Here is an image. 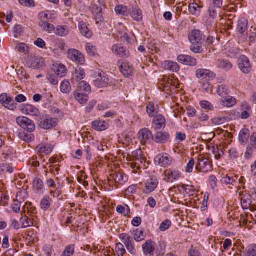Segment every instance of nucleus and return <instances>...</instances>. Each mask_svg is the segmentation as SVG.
Returning a JSON list of instances; mask_svg holds the SVG:
<instances>
[{
    "instance_id": "1a4fd4ad",
    "label": "nucleus",
    "mask_w": 256,
    "mask_h": 256,
    "mask_svg": "<svg viewBox=\"0 0 256 256\" xmlns=\"http://www.w3.org/2000/svg\"><path fill=\"white\" fill-rule=\"evenodd\" d=\"M118 65L121 72L124 76L128 77L132 74L133 68L128 62L124 60H118Z\"/></svg>"
},
{
    "instance_id": "dca6fc26",
    "label": "nucleus",
    "mask_w": 256,
    "mask_h": 256,
    "mask_svg": "<svg viewBox=\"0 0 256 256\" xmlns=\"http://www.w3.org/2000/svg\"><path fill=\"white\" fill-rule=\"evenodd\" d=\"M112 52L122 58H127L129 56V51L120 44H114L112 48Z\"/></svg>"
},
{
    "instance_id": "bb28decb",
    "label": "nucleus",
    "mask_w": 256,
    "mask_h": 256,
    "mask_svg": "<svg viewBox=\"0 0 256 256\" xmlns=\"http://www.w3.org/2000/svg\"><path fill=\"white\" fill-rule=\"evenodd\" d=\"M22 228H26L33 226V220L25 214V212H22V217L20 219Z\"/></svg>"
},
{
    "instance_id": "5fc2aeb1",
    "label": "nucleus",
    "mask_w": 256,
    "mask_h": 256,
    "mask_svg": "<svg viewBox=\"0 0 256 256\" xmlns=\"http://www.w3.org/2000/svg\"><path fill=\"white\" fill-rule=\"evenodd\" d=\"M134 239L138 242H140L144 240L145 238L144 232L142 230H137L134 232Z\"/></svg>"
},
{
    "instance_id": "c85d7f7f",
    "label": "nucleus",
    "mask_w": 256,
    "mask_h": 256,
    "mask_svg": "<svg viewBox=\"0 0 256 256\" xmlns=\"http://www.w3.org/2000/svg\"><path fill=\"white\" fill-rule=\"evenodd\" d=\"M78 28L81 34L87 38H90L92 36V32L90 30L85 22L82 21L78 23Z\"/></svg>"
},
{
    "instance_id": "69168bd1",
    "label": "nucleus",
    "mask_w": 256,
    "mask_h": 256,
    "mask_svg": "<svg viewBox=\"0 0 256 256\" xmlns=\"http://www.w3.org/2000/svg\"><path fill=\"white\" fill-rule=\"evenodd\" d=\"M16 49L21 53L26 54L28 52L29 48L26 44L20 43L16 46Z\"/></svg>"
},
{
    "instance_id": "680f3d73",
    "label": "nucleus",
    "mask_w": 256,
    "mask_h": 256,
    "mask_svg": "<svg viewBox=\"0 0 256 256\" xmlns=\"http://www.w3.org/2000/svg\"><path fill=\"white\" fill-rule=\"evenodd\" d=\"M200 82L201 84L200 86V90H201L207 92H208L209 91H211L210 88V84L208 81L207 80H204L202 82Z\"/></svg>"
},
{
    "instance_id": "7c9ffc66",
    "label": "nucleus",
    "mask_w": 256,
    "mask_h": 256,
    "mask_svg": "<svg viewBox=\"0 0 256 256\" xmlns=\"http://www.w3.org/2000/svg\"><path fill=\"white\" fill-rule=\"evenodd\" d=\"M130 10L126 6L118 5L116 7L115 12L117 14L128 16L130 14Z\"/></svg>"
},
{
    "instance_id": "6e6d98bb",
    "label": "nucleus",
    "mask_w": 256,
    "mask_h": 256,
    "mask_svg": "<svg viewBox=\"0 0 256 256\" xmlns=\"http://www.w3.org/2000/svg\"><path fill=\"white\" fill-rule=\"evenodd\" d=\"M115 250L118 256H124L126 254V250L124 245L120 242L116 244Z\"/></svg>"
},
{
    "instance_id": "f3484780",
    "label": "nucleus",
    "mask_w": 256,
    "mask_h": 256,
    "mask_svg": "<svg viewBox=\"0 0 256 256\" xmlns=\"http://www.w3.org/2000/svg\"><path fill=\"white\" fill-rule=\"evenodd\" d=\"M109 78L104 72H100L98 78L94 80V84L98 88H103L108 85Z\"/></svg>"
},
{
    "instance_id": "4468645a",
    "label": "nucleus",
    "mask_w": 256,
    "mask_h": 256,
    "mask_svg": "<svg viewBox=\"0 0 256 256\" xmlns=\"http://www.w3.org/2000/svg\"><path fill=\"white\" fill-rule=\"evenodd\" d=\"M44 59L41 57L35 56L29 60L27 62L28 67L33 68H42L44 65Z\"/></svg>"
},
{
    "instance_id": "c756f323",
    "label": "nucleus",
    "mask_w": 256,
    "mask_h": 256,
    "mask_svg": "<svg viewBox=\"0 0 256 256\" xmlns=\"http://www.w3.org/2000/svg\"><path fill=\"white\" fill-rule=\"evenodd\" d=\"M132 160L138 161L141 164L146 162V158L142 156V152L140 150H136L132 153Z\"/></svg>"
},
{
    "instance_id": "de8ad7c7",
    "label": "nucleus",
    "mask_w": 256,
    "mask_h": 256,
    "mask_svg": "<svg viewBox=\"0 0 256 256\" xmlns=\"http://www.w3.org/2000/svg\"><path fill=\"white\" fill-rule=\"evenodd\" d=\"M14 170V168L8 164L4 163L0 164V175L6 172L12 174Z\"/></svg>"
},
{
    "instance_id": "20e7f679",
    "label": "nucleus",
    "mask_w": 256,
    "mask_h": 256,
    "mask_svg": "<svg viewBox=\"0 0 256 256\" xmlns=\"http://www.w3.org/2000/svg\"><path fill=\"white\" fill-rule=\"evenodd\" d=\"M18 124L29 132L35 130V124L30 119L25 116H20L16 118Z\"/></svg>"
},
{
    "instance_id": "13d9d810",
    "label": "nucleus",
    "mask_w": 256,
    "mask_h": 256,
    "mask_svg": "<svg viewBox=\"0 0 256 256\" xmlns=\"http://www.w3.org/2000/svg\"><path fill=\"white\" fill-rule=\"evenodd\" d=\"M228 120V117L215 118L212 120V124L216 126L222 124Z\"/></svg>"
},
{
    "instance_id": "473e14b6",
    "label": "nucleus",
    "mask_w": 256,
    "mask_h": 256,
    "mask_svg": "<svg viewBox=\"0 0 256 256\" xmlns=\"http://www.w3.org/2000/svg\"><path fill=\"white\" fill-rule=\"evenodd\" d=\"M38 153L40 155L48 154L52 150V148L50 145L38 144L37 146Z\"/></svg>"
},
{
    "instance_id": "6ab92c4d",
    "label": "nucleus",
    "mask_w": 256,
    "mask_h": 256,
    "mask_svg": "<svg viewBox=\"0 0 256 256\" xmlns=\"http://www.w3.org/2000/svg\"><path fill=\"white\" fill-rule=\"evenodd\" d=\"M196 76L198 78L206 79L214 78L216 74L206 69L200 68L196 72Z\"/></svg>"
},
{
    "instance_id": "4d7b16f0",
    "label": "nucleus",
    "mask_w": 256,
    "mask_h": 256,
    "mask_svg": "<svg viewBox=\"0 0 256 256\" xmlns=\"http://www.w3.org/2000/svg\"><path fill=\"white\" fill-rule=\"evenodd\" d=\"M116 211L126 216L130 213V208L127 205L124 206L118 205L116 208Z\"/></svg>"
},
{
    "instance_id": "9b49d317",
    "label": "nucleus",
    "mask_w": 256,
    "mask_h": 256,
    "mask_svg": "<svg viewBox=\"0 0 256 256\" xmlns=\"http://www.w3.org/2000/svg\"><path fill=\"white\" fill-rule=\"evenodd\" d=\"M144 254L146 256H153L156 250V244L150 240H146L142 246Z\"/></svg>"
},
{
    "instance_id": "412c9836",
    "label": "nucleus",
    "mask_w": 256,
    "mask_h": 256,
    "mask_svg": "<svg viewBox=\"0 0 256 256\" xmlns=\"http://www.w3.org/2000/svg\"><path fill=\"white\" fill-rule=\"evenodd\" d=\"M111 176L116 183L120 185L124 184L128 180L127 176L122 172H115Z\"/></svg>"
},
{
    "instance_id": "052dcab7",
    "label": "nucleus",
    "mask_w": 256,
    "mask_h": 256,
    "mask_svg": "<svg viewBox=\"0 0 256 256\" xmlns=\"http://www.w3.org/2000/svg\"><path fill=\"white\" fill-rule=\"evenodd\" d=\"M221 182L222 184H226L234 185V184L236 182V180L233 177L225 176L222 177Z\"/></svg>"
},
{
    "instance_id": "603ef678",
    "label": "nucleus",
    "mask_w": 256,
    "mask_h": 256,
    "mask_svg": "<svg viewBox=\"0 0 256 256\" xmlns=\"http://www.w3.org/2000/svg\"><path fill=\"white\" fill-rule=\"evenodd\" d=\"M244 256H256V244H251L248 246Z\"/></svg>"
},
{
    "instance_id": "8fccbe9b",
    "label": "nucleus",
    "mask_w": 256,
    "mask_h": 256,
    "mask_svg": "<svg viewBox=\"0 0 256 256\" xmlns=\"http://www.w3.org/2000/svg\"><path fill=\"white\" fill-rule=\"evenodd\" d=\"M60 89L61 92L64 94H68L71 90V86L68 81L64 80L60 84Z\"/></svg>"
},
{
    "instance_id": "f257e3e1",
    "label": "nucleus",
    "mask_w": 256,
    "mask_h": 256,
    "mask_svg": "<svg viewBox=\"0 0 256 256\" xmlns=\"http://www.w3.org/2000/svg\"><path fill=\"white\" fill-rule=\"evenodd\" d=\"M39 126L44 130H51L58 125V120L49 115H42L38 119Z\"/></svg>"
},
{
    "instance_id": "393cba45",
    "label": "nucleus",
    "mask_w": 256,
    "mask_h": 256,
    "mask_svg": "<svg viewBox=\"0 0 256 256\" xmlns=\"http://www.w3.org/2000/svg\"><path fill=\"white\" fill-rule=\"evenodd\" d=\"M166 178L164 180L167 182H172L180 177V172L175 170H168L165 172Z\"/></svg>"
},
{
    "instance_id": "cd10ccee",
    "label": "nucleus",
    "mask_w": 256,
    "mask_h": 256,
    "mask_svg": "<svg viewBox=\"0 0 256 256\" xmlns=\"http://www.w3.org/2000/svg\"><path fill=\"white\" fill-rule=\"evenodd\" d=\"M130 15L136 21L140 22L142 20V11L136 6L130 8Z\"/></svg>"
},
{
    "instance_id": "49530a36",
    "label": "nucleus",
    "mask_w": 256,
    "mask_h": 256,
    "mask_svg": "<svg viewBox=\"0 0 256 256\" xmlns=\"http://www.w3.org/2000/svg\"><path fill=\"white\" fill-rule=\"evenodd\" d=\"M166 245L164 242H159L158 246L156 248V253L158 256H162L166 252Z\"/></svg>"
},
{
    "instance_id": "f03ea898",
    "label": "nucleus",
    "mask_w": 256,
    "mask_h": 256,
    "mask_svg": "<svg viewBox=\"0 0 256 256\" xmlns=\"http://www.w3.org/2000/svg\"><path fill=\"white\" fill-rule=\"evenodd\" d=\"M196 170L198 172L206 173L212 170V164L208 158L200 156L198 158Z\"/></svg>"
},
{
    "instance_id": "423d86ee",
    "label": "nucleus",
    "mask_w": 256,
    "mask_h": 256,
    "mask_svg": "<svg viewBox=\"0 0 256 256\" xmlns=\"http://www.w3.org/2000/svg\"><path fill=\"white\" fill-rule=\"evenodd\" d=\"M0 102L4 106L11 110H14L18 105L6 94H2L0 96Z\"/></svg>"
},
{
    "instance_id": "338daca9",
    "label": "nucleus",
    "mask_w": 256,
    "mask_h": 256,
    "mask_svg": "<svg viewBox=\"0 0 256 256\" xmlns=\"http://www.w3.org/2000/svg\"><path fill=\"white\" fill-rule=\"evenodd\" d=\"M171 222L169 220H164L160 225L159 229L162 232H164L169 228L171 226Z\"/></svg>"
},
{
    "instance_id": "0e129e2a",
    "label": "nucleus",
    "mask_w": 256,
    "mask_h": 256,
    "mask_svg": "<svg viewBox=\"0 0 256 256\" xmlns=\"http://www.w3.org/2000/svg\"><path fill=\"white\" fill-rule=\"evenodd\" d=\"M20 5L28 8H33L35 6L34 0H18Z\"/></svg>"
},
{
    "instance_id": "9d476101",
    "label": "nucleus",
    "mask_w": 256,
    "mask_h": 256,
    "mask_svg": "<svg viewBox=\"0 0 256 256\" xmlns=\"http://www.w3.org/2000/svg\"><path fill=\"white\" fill-rule=\"evenodd\" d=\"M138 137L142 144H145L150 140H153V135L152 132L146 128L139 131Z\"/></svg>"
},
{
    "instance_id": "774afa93",
    "label": "nucleus",
    "mask_w": 256,
    "mask_h": 256,
    "mask_svg": "<svg viewBox=\"0 0 256 256\" xmlns=\"http://www.w3.org/2000/svg\"><path fill=\"white\" fill-rule=\"evenodd\" d=\"M200 106L205 110H212L214 109V106L210 102L206 100L201 101Z\"/></svg>"
},
{
    "instance_id": "bf43d9fd",
    "label": "nucleus",
    "mask_w": 256,
    "mask_h": 256,
    "mask_svg": "<svg viewBox=\"0 0 256 256\" xmlns=\"http://www.w3.org/2000/svg\"><path fill=\"white\" fill-rule=\"evenodd\" d=\"M74 252V246L71 244L66 247L62 256H72Z\"/></svg>"
},
{
    "instance_id": "f8f14e48",
    "label": "nucleus",
    "mask_w": 256,
    "mask_h": 256,
    "mask_svg": "<svg viewBox=\"0 0 256 256\" xmlns=\"http://www.w3.org/2000/svg\"><path fill=\"white\" fill-rule=\"evenodd\" d=\"M238 66L244 74H248L251 70V66L249 59L242 55L238 59Z\"/></svg>"
},
{
    "instance_id": "37998d69",
    "label": "nucleus",
    "mask_w": 256,
    "mask_h": 256,
    "mask_svg": "<svg viewBox=\"0 0 256 256\" xmlns=\"http://www.w3.org/2000/svg\"><path fill=\"white\" fill-rule=\"evenodd\" d=\"M202 6L196 3H191L188 6V10L193 15H198L200 14Z\"/></svg>"
},
{
    "instance_id": "58836bf2",
    "label": "nucleus",
    "mask_w": 256,
    "mask_h": 256,
    "mask_svg": "<svg viewBox=\"0 0 256 256\" xmlns=\"http://www.w3.org/2000/svg\"><path fill=\"white\" fill-rule=\"evenodd\" d=\"M229 89L227 86L224 84L218 85L216 92L218 96L222 98H224L229 94Z\"/></svg>"
},
{
    "instance_id": "39448f33",
    "label": "nucleus",
    "mask_w": 256,
    "mask_h": 256,
    "mask_svg": "<svg viewBox=\"0 0 256 256\" xmlns=\"http://www.w3.org/2000/svg\"><path fill=\"white\" fill-rule=\"evenodd\" d=\"M120 238L124 243L128 252L132 255H135L136 250L132 237L130 235L124 233L120 234Z\"/></svg>"
},
{
    "instance_id": "a18cd8bd",
    "label": "nucleus",
    "mask_w": 256,
    "mask_h": 256,
    "mask_svg": "<svg viewBox=\"0 0 256 256\" xmlns=\"http://www.w3.org/2000/svg\"><path fill=\"white\" fill-rule=\"evenodd\" d=\"M146 112L150 118H152L158 113V110L156 108L154 103L149 102L146 106Z\"/></svg>"
},
{
    "instance_id": "b1692460",
    "label": "nucleus",
    "mask_w": 256,
    "mask_h": 256,
    "mask_svg": "<svg viewBox=\"0 0 256 256\" xmlns=\"http://www.w3.org/2000/svg\"><path fill=\"white\" fill-rule=\"evenodd\" d=\"M169 138L170 135L166 132H157L154 136H153V140L156 143L164 144Z\"/></svg>"
},
{
    "instance_id": "aec40b11",
    "label": "nucleus",
    "mask_w": 256,
    "mask_h": 256,
    "mask_svg": "<svg viewBox=\"0 0 256 256\" xmlns=\"http://www.w3.org/2000/svg\"><path fill=\"white\" fill-rule=\"evenodd\" d=\"M178 62L183 64L190 66H195L197 64L196 58H192L190 56L184 54L179 56L178 57Z\"/></svg>"
},
{
    "instance_id": "7ed1b4c3",
    "label": "nucleus",
    "mask_w": 256,
    "mask_h": 256,
    "mask_svg": "<svg viewBox=\"0 0 256 256\" xmlns=\"http://www.w3.org/2000/svg\"><path fill=\"white\" fill-rule=\"evenodd\" d=\"M154 160L156 165L166 168L171 164L172 158L168 154L161 153L155 157Z\"/></svg>"
},
{
    "instance_id": "ea45409f",
    "label": "nucleus",
    "mask_w": 256,
    "mask_h": 256,
    "mask_svg": "<svg viewBox=\"0 0 256 256\" xmlns=\"http://www.w3.org/2000/svg\"><path fill=\"white\" fill-rule=\"evenodd\" d=\"M84 76V70L83 68H80L76 69L72 80H76V82H78V81L82 80Z\"/></svg>"
},
{
    "instance_id": "a211bd4d",
    "label": "nucleus",
    "mask_w": 256,
    "mask_h": 256,
    "mask_svg": "<svg viewBox=\"0 0 256 256\" xmlns=\"http://www.w3.org/2000/svg\"><path fill=\"white\" fill-rule=\"evenodd\" d=\"M158 184V180L156 178H152L148 180L145 184L144 192L148 194L154 190Z\"/></svg>"
},
{
    "instance_id": "4c0bfd02",
    "label": "nucleus",
    "mask_w": 256,
    "mask_h": 256,
    "mask_svg": "<svg viewBox=\"0 0 256 256\" xmlns=\"http://www.w3.org/2000/svg\"><path fill=\"white\" fill-rule=\"evenodd\" d=\"M224 100L221 101V104L224 106L232 107L234 106L236 104V100L234 98L226 96Z\"/></svg>"
},
{
    "instance_id": "79ce46f5",
    "label": "nucleus",
    "mask_w": 256,
    "mask_h": 256,
    "mask_svg": "<svg viewBox=\"0 0 256 256\" xmlns=\"http://www.w3.org/2000/svg\"><path fill=\"white\" fill-rule=\"evenodd\" d=\"M74 97L80 104H84L88 100V96L82 92H75Z\"/></svg>"
},
{
    "instance_id": "e2e57ef3",
    "label": "nucleus",
    "mask_w": 256,
    "mask_h": 256,
    "mask_svg": "<svg viewBox=\"0 0 256 256\" xmlns=\"http://www.w3.org/2000/svg\"><path fill=\"white\" fill-rule=\"evenodd\" d=\"M55 74H48L46 76L47 79L50 82L54 85H57L58 83V78Z\"/></svg>"
},
{
    "instance_id": "5701e85b",
    "label": "nucleus",
    "mask_w": 256,
    "mask_h": 256,
    "mask_svg": "<svg viewBox=\"0 0 256 256\" xmlns=\"http://www.w3.org/2000/svg\"><path fill=\"white\" fill-rule=\"evenodd\" d=\"M52 70L58 76L62 78L66 74V68L64 64L56 63L52 65Z\"/></svg>"
},
{
    "instance_id": "864d4df0",
    "label": "nucleus",
    "mask_w": 256,
    "mask_h": 256,
    "mask_svg": "<svg viewBox=\"0 0 256 256\" xmlns=\"http://www.w3.org/2000/svg\"><path fill=\"white\" fill-rule=\"evenodd\" d=\"M20 138L21 140L26 142H30L34 139V136L32 134H27L24 132L20 133Z\"/></svg>"
},
{
    "instance_id": "a878e982",
    "label": "nucleus",
    "mask_w": 256,
    "mask_h": 256,
    "mask_svg": "<svg viewBox=\"0 0 256 256\" xmlns=\"http://www.w3.org/2000/svg\"><path fill=\"white\" fill-rule=\"evenodd\" d=\"M216 66L218 68L225 71H228L232 67V63L227 60L218 59L216 60Z\"/></svg>"
},
{
    "instance_id": "0eeeda50",
    "label": "nucleus",
    "mask_w": 256,
    "mask_h": 256,
    "mask_svg": "<svg viewBox=\"0 0 256 256\" xmlns=\"http://www.w3.org/2000/svg\"><path fill=\"white\" fill-rule=\"evenodd\" d=\"M188 38L192 44H202L205 36L199 30H194L189 34Z\"/></svg>"
},
{
    "instance_id": "3c124183",
    "label": "nucleus",
    "mask_w": 256,
    "mask_h": 256,
    "mask_svg": "<svg viewBox=\"0 0 256 256\" xmlns=\"http://www.w3.org/2000/svg\"><path fill=\"white\" fill-rule=\"evenodd\" d=\"M90 90L91 87L90 85L88 84L86 82L82 81L79 82L78 84V90L77 92H82V91L88 92L90 91Z\"/></svg>"
},
{
    "instance_id": "e433bc0d",
    "label": "nucleus",
    "mask_w": 256,
    "mask_h": 256,
    "mask_svg": "<svg viewBox=\"0 0 256 256\" xmlns=\"http://www.w3.org/2000/svg\"><path fill=\"white\" fill-rule=\"evenodd\" d=\"M242 108V112L241 113L240 118L242 119H247L250 117L251 112V108L250 106L246 103H243Z\"/></svg>"
},
{
    "instance_id": "2f4dec72",
    "label": "nucleus",
    "mask_w": 256,
    "mask_h": 256,
    "mask_svg": "<svg viewBox=\"0 0 256 256\" xmlns=\"http://www.w3.org/2000/svg\"><path fill=\"white\" fill-rule=\"evenodd\" d=\"M248 20L242 18L238 22L237 30L241 34L244 33L248 28Z\"/></svg>"
},
{
    "instance_id": "f704fd0d",
    "label": "nucleus",
    "mask_w": 256,
    "mask_h": 256,
    "mask_svg": "<svg viewBox=\"0 0 256 256\" xmlns=\"http://www.w3.org/2000/svg\"><path fill=\"white\" fill-rule=\"evenodd\" d=\"M69 31L70 28L68 26H58L56 28L54 33L57 36L63 37L67 36L69 33Z\"/></svg>"
},
{
    "instance_id": "c03bdc74",
    "label": "nucleus",
    "mask_w": 256,
    "mask_h": 256,
    "mask_svg": "<svg viewBox=\"0 0 256 256\" xmlns=\"http://www.w3.org/2000/svg\"><path fill=\"white\" fill-rule=\"evenodd\" d=\"M40 26L42 28H43L44 30L48 32V33H50L55 30L54 26L46 21H42L40 24Z\"/></svg>"
},
{
    "instance_id": "2eb2a0df",
    "label": "nucleus",
    "mask_w": 256,
    "mask_h": 256,
    "mask_svg": "<svg viewBox=\"0 0 256 256\" xmlns=\"http://www.w3.org/2000/svg\"><path fill=\"white\" fill-rule=\"evenodd\" d=\"M19 108L21 112L26 114L36 116L38 114V110L30 104H21Z\"/></svg>"
},
{
    "instance_id": "4be33fe9",
    "label": "nucleus",
    "mask_w": 256,
    "mask_h": 256,
    "mask_svg": "<svg viewBox=\"0 0 256 256\" xmlns=\"http://www.w3.org/2000/svg\"><path fill=\"white\" fill-rule=\"evenodd\" d=\"M32 189L36 193H42L44 189V185L42 180L38 178H35L32 181Z\"/></svg>"
},
{
    "instance_id": "09e8293b",
    "label": "nucleus",
    "mask_w": 256,
    "mask_h": 256,
    "mask_svg": "<svg viewBox=\"0 0 256 256\" xmlns=\"http://www.w3.org/2000/svg\"><path fill=\"white\" fill-rule=\"evenodd\" d=\"M250 136V131L248 129L244 128L242 129L240 132L239 134V140L240 144H244L247 137L248 138Z\"/></svg>"
},
{
    "instance_id": "a19ab883",
    "label": "nucleus",
    "mask_w": 256,
    "mask_h": 256,
    "mask_svg": "<svg viewBox=\"0 0 256 256\" xmlns=\"http://www.w3.org/2000/svg\"><path fill=\"white\" fill-rule=\"evenodd\" d=\"M50 200V198L48 196H44L40 202V207L41 209L44 210H48L51 204Z\"/></svg>"
},
{
    "instance_id": "6e6552de",
    "label": "nucleus",
    "mask_w": 256,
    "mask_h": 256,
    "mask_svg": "<svg viewBox=\"0 0 256 256\" xmlns=\"http://www.w3.org/2000/svg\"><path fill=\"white\" fill-rule=\"evenodd\" d=\"M68 58L80 64H82L84 62V58L83 54L78 50L71 49L68 52Z\"/></svg>"
},
{
    "instance_id": "ddd939ff",
    "label": "nucleus",
    "mask_w": 256,
    "mask_h": 256,
    "mask_svg": "<svg viewBox=\"0 0 256 256\" xmlns=\"http://www.w3.org/2000/svg\"><path fill=\"white\" fill-rule=\"evenodd\" d=\"M166 126V120L163 116L158 114L154 116L152 122V126L155 130L164 128Z\"/></svg>"
},
{
    "instance_id": "72a5a7b5",
    "label": "nucleus",
    "mask_w": 256,
    "mask_h": 256,
    "mask_svg": "<svg viewBox=\"0 0 256 256\" xmlns=\"http://www.w3.org/2000/svg\"><path fill=\"white\" fill-rule=\"evenodd\" d=\"M92 128L96 130L102 131L107 128V125L104 121L97 120L92 122Z\"/></svg>"
},
{
    "instance_id": "c9c22d12",
    "label": "nucleus",
    "mask_w": 256,
    "mask_h": 256,
    "mask_svg": "<svg viewBox=\"0 0 256 256\" xmlns=\"http://www.w3.org/2000/svg\"><path fill=\"white\" fill-rule=\"evenodd\" d=\"M164 68L173 72H177L179 69V66L176 62L172 61H166L164 64Z\"/></svg>"
}]
</instances>
